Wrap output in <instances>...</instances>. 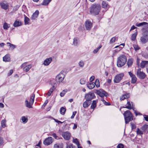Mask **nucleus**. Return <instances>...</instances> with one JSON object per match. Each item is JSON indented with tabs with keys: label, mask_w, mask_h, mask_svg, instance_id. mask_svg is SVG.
I'll return each instance as SVG.
<instances>
[{
	"label": "nucleus",
	"mask_w": 148,
	"mask_h": 148,
	"mask_svg": "<svg viewBox=\"0 0 148 148\" xmlns=\"http://www.w3.org/2000/svg\"><path fill=\"white\" fill-rule=\"evenodd\" d=\"M101 8V5L99 4L94 3L92 4L90 8V13L94 15H98L100 12Z\"/></svg>",
	"instance_id": "1"
},
{
	"label": "nucleus",
	"mask_w": 148,
	"mask_h": 148,
	"mask_svg": "<svg viewBox=\"0 0 148 148\" xmlns=\"http://www.w3.org/2000/svg\"><path fill=\"white\" fill-rule=\"evenodd\" d=\"M127 61V58L124 55H121L117 58V65L118 67L123 66Z\"/></svg>",
	"instance_id": "2"
},
{
	"label": "nucleus",
	"mask_w": 148,
	"mask_h": 148,
	"mask_svg": "<svg viewBox=\"0 0 148 148\" xmlns=\"http://www.w3.org/2000/svg\"><path fill=\"white\" fill-rule=\"evenodd\" d=\"M123 115L125 118L126 123H129L130 121L133 120L132 114L130 111L127 110L125 111Z\"/></svg>",
	"instance_id": "3"
},
{
	"label": "nucleus",
	"mask_w": 148,
	"mask_h": 148,
	"mask_svg": "<svg viewBox=\"0 0 148 148\" xmlns=\"http://www.w3.org/2000/svg\"><path fill=\"white\" fill-rule=\"evenodd\" d=\"M35 95L33 94L30 98L29 101L27 100L26 99L25 101V106L29 108H32V106L33 105L34 101Z\"/></svg>",
	"instance_id": "4"
},
{
	"label": "nucleus",
	"mask_w": 148,
	"mask_h": 148,
	"mask_svg": "<svg viewBox=\"0 0 148 148\" xmlns=\"http://www.w3.org/2000/svg\"><path fill=\"white\" fill-rule=\"evenodd\" d=\"M65 77L64 75L62 73H60L56 77V81L58 84L62 82Z\"/></svg>",
	"instance_id": "5"
},
{
	"label": "nucleus",
	"mask_w": 148,
	"mask_h": 148,
	"mask_svg": "<svg viewBox=\"0 0 148 148\" xmlns=\"http://www.w3.org/2000/svg\"><path fill=\"white\" fill-rule=\"evenodd\" d=\"M27 62H24L21 66V68L22 69L23 71L26 72H27L32 67V65H27Z\"/></svg>",
	"instance_id": "6"
},
{
	"label": "nucleus",
	"mask_w": 148,
	"mask_h": 148,
	"mask_svg": "<svg viewBox=\"0 0 148 148\" xmlns=\"http://www.w3.org/2000/svg\"><path fill=\"white\" fill-rule=\"evenodd\" d=\"M124 76L123 73H121L117 75L114 77V83H119L123 79Z\"/></svg>",
	"instance_id": "7"
},
{
	"label": "nucleus",
	"mask_w": 148,
	"mask_h": 148,
	"mask_svg": "<svg viewBox=\"0 0 148 148\" xmlns=\"http://www.w3.org/2000/svg\"><path fill=\"white\" fill-rule=\"evenodd\" d=\"M136 75L139 78L141 79H144L146 76L145 73L141 71V69L140 68L137 70Z\"/></svg>",
	"instance_id": "8"
},
{
	"label": "nucleus",
	"mask_w": 148,
	"mask_h": 148,
	"mask_svg": "<svg viewBox=\"0 0 148 148\" xmlns=\"http://www.w3.org/2000/svg\"><path fill=\"white\" fill-rule=\"evenodd\" d=\"M140 41L143 43H146L148 40V34L144 33L140 38Z\"/></svg>",
	"instance_id": "9"
},
{
	"label": "nucleus",
	"mask_w": 148,
	"mask_h": 148,
	"mask_svg": "<svg viewBox=\"0 0 148 148\" xmlns=\"http://www.w3.org/2000/svg\"><path fill=\"white\" fill-rule=\"evenodd\" d=\"M97 93L101 97H103L104 96L107 97L109 96L107 92L105 91L102 89H100V90H97Z\"/></svg>",
	"instance_id": "10"
},
{
	"label": "nucleus",
	"mask_w": 148,
	"mask_h": 148,
	"mask_svg": "<svg viewBox=\"0 0 148 148\" xmlns=\"http://www.w3.org/2000/svg\"><path fill=\"white\" fill-rule=\"evenodd\" d=\"M62 135L64 138L66 140H69L71 136V134L68 132H63Z\"/></svg>",
	"instance_id": "11"
},
{
	"label": "nucleus",
	"mask_w": 148,
	"mask_h": 148,
	"mask_svg": "<svg viewBox=\"0 0 148 148\" xmlns=\"http://www.w3.org/2000/svg\"><path fill=\"white\" fill-rule=\"evenodd\" d=\"M53 141L52 138L51 137H49L44 140L43 143L45 145L48 146L51 144Z\"/></svg>",
	"instance_id": "12"
},
{
	"label": "nucleus",
	"mask_w": 148,
	"mask_h": 148,
	"mask_svg": "<svg viewBox=\"0 0 148 148\" xmlns=\"http://www.w3.org/2000/svg\"><path fill=\"white\" fill-rule=\"evenodd\" d=\"M95 95L94 93L90 92L86 95L85 98L86 100L91 101V100L93 99Z\"/></svg>",
	"instance_id": "13"
},
{
	"label": "nucleus",
	"mask_w": 148,
	"mask_h": 148,
	"mask_svg": "<svg viewBox=\"0 0 148 148\" xmlns=\"http://www.w3.org/2000/svg\"><path fill=\"white\" fill-rule=\"evenodd\" d=\"M0 5L1 8L5 10H7L9 7L8 3L4 1L1 2L0 3Z\"/></svg>",
	"instance_id": "14"
},
{
	"label": "nucleus",
	"mask_w": 148,
	"mask_h": 148,
	"mask_svg": "<svg viewBox=\"0 0 148 148\" xmlns=\"http://www.w3.org/2000/svg\"><path fill=\"white\" fill-rule=\"evenodd\" d=\"M140 67L142 68L146 67L147 73H148V61H143L140 63Z\"/></svg>",
	"instance_id": "15"
},
{
	"label": "nucleus",
	"mask_w": 148,
	"mask_h": 148,
	"mask_svg": "<svg viewBox=\"0 0 148 148\" xmlns=\"http://www.w3.org/2000/svg\"><path fill=\"white\" fill-rule=\"evenodd\" d=\"M128 74L131 77V83L132 84L135 83L137 81V78L135 75L131 72H129Z\"/></svg>",
	"instance_id": "16"
},
{
	"label": "nucleus",
	"mask_w": 148,
	"mask_h": 148,
	"mask_svg": "<svg viewBox=\"0 0 148 148\" xmlns=\"http://www.w3.org/2000/svg\"><path fill=\"white\" fill-rule=\"evenodd\" d=\"M127 105L125 107H123V108H125L129 110L133 109L134 106L132 102H131L130 101H127Z\"/></svg>",
	"instance_id": "17"
},
{
	"label": "nucleus",
	"mask_w": 148,
	"mask_h": 148,
	"mask_svg": "<svg viewBox=\"0 0 148 148\" xmlns=\"http://www.w3.org/2000/svg\"><path fill=\"white\" fill-rule=\"evenodd\" d=\"M92 23L89 20H87L85 23V27L86 29L89 30L92 27Z\"/></svg>",
	"instance_id": "18"
},
{
	"label": "nucleus",
	"mask_w": 148,
	"mask_h": 148,
	"mask_svg": "<svg viewBox=\"0 0 148 148\" xmlns=\"http://www.w3.org/2000/svg\"><path fill=\"white\" fill-rule=\"evenodd\" d=\"M39 14V11L36 10L32 15L31 17V19L32 20H35L36 18L38 16Z\"/></svg>",
	"instance_id": "19"
},
{
	"label": "nucleus",
	"mask_w": 148,
	"mask_h": 148,
	"mask_svg": "<svg viewBox=\"0 0 148 148\" xmlns=\"http://www.w3.org/2000/svg\"><path fill=\"white\" fill-rule=\"evenodd\" d=\"M52 61V58H47L44 61L43 64L45 66H47L49 65Z\"/></svg>",
	"instance_id": "20"
},
{
	"label": "nucleus",
	"mask_w": 148,
	"mask_h": 148,
	"mask_svg": "<svg viewBox=\"0 0 148 148\" xmlns=\"http://www.w3.org/2000/svg\"><path fill=\"white\" fill-rule=\"evenodd\" d=\"M101 6L103 8L107 9V10L109 8V5L108 4V2L106 1H103L102 2Z\"/></svg>",
	"instance_id": "21"
},
{
	"label": "nucleus",
	"mask_w": 148,
	"mask_h": 148,
	"mask_svg": "<svg viewBox=\"0 0 148 148\" xmlns=\"http://www.w3.org/2000/svg\"><path fill=\"white\" fill-rule=\"evenodd\" d=\"M22 23L21 21L18 20H16L14 22L13 25L15 27L20 26L22 25Z\"/></svg>",
	"instance_id": "22"
},
{
	"label": "nucleus",
	"mask_w": 148,
	"mask_h": 148,
	"mask_svg": "<svg viewBox=\"0 0 148 148\" xmlns=\"http://www.w3.org/2000/svg\"><path fill=\"white\" fill-rule=\"evenodd\" d=\"M3 60L4 62H8L10 60V58L9 54H7L3 57Z\"/></svg>",
	"instance_id": "23"
},
{
	"label": "nucleus",
	"mask_w": 148,
	"mask_h": 148,
	"mask_svg": "<svg viewBox=\"0 0 148 148\" xmlns=\"http://www.w3.org/2000/svg\"><path fill=\"white\" fill-rule=\"evenodd\" d=\"M91 101L86 100L83 103V106L84 108L87 107L91 103Z\"/></svg>",
	"instance_id": "24"
},
{
	"label": "nucleus",
	"mask_w": 148,
	"mask_h": 148,
	"mask_svg": "<svg viewBox=\"0 0 148 148\" xmlns=\"http://www.w3.org/2000/svg\"><path fill=\"white\" fill-rule=\"evenodd\" d=\"M130 97V95L129 93L126 94L125 95H122L120 97V100L122 101L126 99L129 98Z\"/></svg>",
	"instance_id": "25"
},
{
	"label": "nucleus",
	"mask_w": 148,
	"mask_h": 148,
	"mask_svg": "<svg viewBox=\"0 0 148 148\" xmlns=\"http://www.w3.org/2000/svg\"><path fill=\"white\" fill-rule=\"evenodd\" d=\"M95 84H94V82H91L87 84V86L90 89L93 88L95 87Z\"/></svg>",
	"instance_id": "26"
},
{
	"label": "nucleus",
	"mask_w": 148,
	"mask_h": 148,
	"mask_svg": "<svg viewBox=\"0 0 148 148\" xmlns=\"http://www.w3.org/2000/svg\"><path fill=\"white\" fill-rule=\"evenodd\" d=\"M79 38L77 37L74 38L73 39V45L75 46H77L78 44Z\"/></svg>",
	"instance_id": "27"
},
{
	"label": "nucleus",
	"mask_w": 148,
	"mask_h": 148,
	"mask_svg": "<svg viewBox=\"0 0 148 148\" xmlns=\"http://www.w3.org/2000/svg\"><path fill=\"white\" fill-rule=\"evenodd\" d=\"M147 22H143L141 23H137L135 25L136 26L138 27H140V26H143L144 27H145L144 26L146 25L147 26Z\"/></svg>",
	"instance_id": "28"
},
{
	"label": "nucleus",
	"mask_w": 148,
	"mask_h": 148,
	"mask_svg": "<svg viewBox=\"0 0 148 148\" xmlns=\"http://www.w3.org/2000/svg\"><path fill=\"white\" fill-rule=\"evenodd\" d=\"M20 120L23 123H25L27 122L28 119L25 116H22L21 117Z\"/></svg>",
	"instance_id": "29"
},
{
	"label": "nucleus",
	"mask_w": 148,
	"mask_h": 148,
	"mask_svg": "<svg viewBox=\"0 0 148 148\" xmlns=\"http://www.w3.org/2000/svg\"><path fill=\"white\" fill-rule=\"evenodd\" d=\"M6 120L5 119L2 120L1 121V126L3 128H5L6 127Z\"/></svg>",
	"instance_id": "30"
},
{
	"label": "nucleus",
	"mask_w": 148,
	"mask_h": 148,
	"mask_svg": "<svg viewBox=\"0 0 148 148\" xmlns=\"http://www.w3.org/2000/svg\"><path fill=\"white\" fill-rule=\"evenodd\" d=\"M49 84L51 85H53L52 88L55 89L56 88V84L54 79H52L50 80Z\"/></svg>",
	"instance_id": "31"
},
{
	"label": "nucleus",
	"mask_w": 148,
	"mask_h": 148,
	"mask_svg": "<svg viewBox=\"0 0 148 148\" xmlns=\"http://www.w3.org/2000/svg\"><path fill=\"white\" fill-rule=\"evenodd\" d=\"M51 0H44L42 3V5H47L51 1Z\"/></svg>",
	"instance_id": "32"
},
{
	"label": "nucleus",
	"mask_w": 148,
	"mask_h": 148,
	"mask_svg": "<svg viewBox=\"0 0 148 148\" xmlns=\"http://www.w3.org/2000/svg\"><path fill=\"white\" fill-rule=\"evenodd\" d=\"M137 30H136V32H135L134 34H133L132 36L131 37V39L132 41L135 40L136 38V36L137 35Z\"/></svg>",
	"instance_id": "33"
},
{
	"label": "nucleus",
	"mask_w": 148,
	"mask_h": 148,
	"mask_svg": "<svg viewBox=\"0 0 148 148\" xmlns=\"http://www.w3.org/2000/svg\"><path fill=\"white\" fill-rule=\"evenodd\" d=\"M97 103V102L96 101H93L91 106V108L93 109H94L96 106Z\"/></svg>",
	"instance_id": "34"
},
{
	"label": "nucleus",
	"mask_w": 148,
	"mask_h": 148,
	"mask_svg": "<svg viewBox=\"0 0 148 148\" xmlns=\"http://www.w3.org/2000/svg\"><path fill=\"white\" fill-rule=\"evenodd\" d=\"M30 21L29 19L27 16H25L24 19V22L25 25L29 24Z\"/></svg>",
	"instance_id": "35"
},
{
	"label": "nucleus",
	"mask_w": 148,
	"mask_h": 148,
	"mask_svg": "<svg viewBox=\"0 0 148 148\" xmlns=\"http://www.w3.org/2000/svg\"><path fill=\"white\" fill-rule=\"evenodd\" d=\"M63 145L62 144H55L54 145V148H62Z\"/></svg>",
	"instance_id": "36"
},
{
	"label": "nucleus",
	"mask_w": 148,
	"mask_h": 148,
	"mask_svg": "<svg viewBox=\"0 0 148 148\" xmlns=\"http://www.w3.org/2000/svg\"><path fill=\"white\" fill-rule=\"evenodd\" d=\"M3 28L5 30H7L10 27V25L6 23H5L3 25Z\"/></svg>",
	"instance_id": "37"
},
{
	"label": "nucleus",
	"mask_w": 148,
	"mask_h": 148,
	"mask_svg": "<svg viewBox=\"0 0 148 148\" xmlns=\"http://www.w3.org/2000/svg\"><path fill=\"white\" fill-rule=\"evenodd\" d=\"M133 60L132 59H129L127 61V65L128 67L131 66L132 64Z\"/></svg>",
	"instance_id": "38"
},
{
	"label": "nucleus",
	"mask_w": 148,
	"mask_h": 148,
	"mask_svg": "<svg viewBox=\"0 0 148 148\" xmlns=\"http://www.w3.org/2000/svg\"><path fill=\"white\" fill-rule=\"evenodd\" d=\"M66 111V109L64 107H61L60 110V112L62 114H64Z\"/></svg>",
	"instance_id": "39"
},
{
	"label": "nucleus",
	"mask_w": 148,
	"mask_h": 148,
	"mask_svg": "<svg viewBox=\"0 0 148 148\" xmlns=\"http://www.w3.org/2000/svg\"><path fill=\"white\" fill-rule=\"evenodd\" d=\"M54 88H50L48 92L47 93V95L48 96H49L51 95V94L54 90Z\"/></svg>",
	"instance_id": "40"
},
{
	"label": "nucleus",
	"mask_w": 148,
	"mask_h": 148,
	"mask_svg": "<svg viewBox=\"0 0 148 148\" xmlns=\"http://www.w3.org/2000/svg\"><path fill=\"white\" fill-rule=\"evenodd\" d=\"M78 64L80 67L83 68L84 66V62L83 61L81 60L78 63Z\"/></svg>",
	"instance_id": "41"
},
{
	"label": "nucleus",
	"mask_w": 148,
	"mask_h": 148,
	"mask_svg": "<svg viewBox=\"0 0 148 148\" xmlns=\"http://www.w3.org/2000/svg\"><path fill=\"white\" fill-rule=\"evenodd\" d=\"M7 44L8 45V46L12 49H13L16 47V46L15 45L12 44L10 42H7Z\"/></svg>",
	"instance_id": "42"
},
{
	"label": "nucleus",
	"mask_w": 148,
	"mask_h": 148,
	"mask_svg": "<svg viewBox=\"0 0 148 148\" xmlns=\"http://www.w3.org/2000/svg\"><path fill=\"white\" fill-rule=\"evenodd\" d=\"M102 46L101 45L99 46L97 48L95 49L93 51V53L94 54H96L97 53L101 47Z\"/></svg>",
	"instance_id": "43"
},
{
	"label": "nucleus",
	"mask_w": 148,
	"mask_h": 148,
	"mask_svg": "<svg viewBox=\"0 0 148 148\" xmlns=\"http://www.w3.org/2000/svg\"><path fill=\"white\" fill-rule=\"evenodd\" d=\"M94 84H95V85L98 88L100 87L99 82L98 79H96L95 80V82L94 83Z\"/></svg>",
	"instance_id": "44"
},
{
	"label": "nucleus",
	"mask_w": 148,
	"mask_h": 148,
	"mask_svg": "<svg viewBox=\"0 0 148 148\" xmlns=\"http://www.w3.org/2000/svg\"><path fill=\"white\" fill-rule=\"evenodd\" d=\"M148 127V125H143L141 127V130H142V131L144 132H145L147 128Z\"/></svg>",
	"instance_id": "45"
},
{
	"label": "nucleus",
	"mask_w": 148,
	"mask_h": 148,
	"mask_svg": "<svg viewBox=\"0 0 148 148\" xmlns=\"http://www.w3.org/2000/svg\"><path fill=\"white\" fill-rule=\"evenodd\" d=\"M66 148H75V147L72 144H67Z\"/></svg>",
	"instance_id": "46"
},
{
	"label": "nucleus",
	"mask_w": 148,
	"mask_h": 148,
	"mask_svg": "<svg viewBox=\"0 0 148 148\" xmlns=\"http://www.w3.org/2000/svg\"><path fill=\"white\" fill-rule=\"evenodd\" d=\"M143 132L142 131V130H140V129L139 128H137V134L138 135H141L143 134Z\"/></svg>",
	"instance_id": "47"
},
{
	"label": "nucleus",
	"mask_w": 148,
	"mask_h": 148,
	"mask_svg": "<svg viewBox=\"0 0 148 148\" xmlns=\"http://www.w3.org/2000/svg\"><path fill=\"white\" fill-rule=\"evenodd\" d=\"M116 40V38L115 37H112L110 40V44L113 43L115 42Z\"/></svg>",
	"instance_id": "48"
},
{
	"label": "nucleus",
	"mask_w": 148,
	"mask_h": 148,
	"mask_svg": "<svg viewBox=\"0 0 148 148\" xmlns=\"http://www.w3.org/2000/svg\"><path fill=\"white\" fill-rule=\"evenodd\" d=\"M73 143H75L77 145H80L79 142L78 141L77 139V138L73 139Z\"/></svg>",
	"instance_id": "49"
},
{
	"label": "nucleus",
	"mask_w": 148,
	"mask_h": 148,
	"mask_svg": "<svg viewBox=\"0 0 148 148\" xmlns=\"http://www.w3.org/2000/svg\"><path fill=\"white\" fill-rule=\"evenodd\" d=\"M66 91L64 90H63L60 94V95L61 97H62L64 96L65 93H66Z\"/></svg>",
	"instance_id": "50"
},
{
	"label": "nucleus",
	"mask_w": 148,
	"mask_h": 148,
	"mask_svg": "<svg viewBox=\"0 0 148 148\" xmlns=\"http://www.w3.org/2000/svg\"><path fill=\"white\" fill-rule=\"evenodd\" d=\"M131 125L132 129H135L136 127V125L133 123H131Z\"/></svg>",
	"instance_id": "51"
},
{
	"label": "nucleus",
	"mask_w": 148,
	"mask_h": 148,
	"mask_svg": "<svg viewBox=\"0 0 148 148\" xmlns=\"http://www.w3.org/2000/svg\"><path fill=\"white\" fill-rule=\"evenodd\" d=\"M117 148H123L124 145L121 143L119 144L117 146Z\"/></svg>",
	"instance_id": "52"
},
{
	"label": "nucleus",
	"mask_w": 148,
	"mask_h": 148,
	"mask_svg": "<svg viewBox=\"0 0 148 148\" xmlns=\"http://www.w3.org/2000/svg\"><path fill=\"white\" fill-rule=\"evenodd\" d=\"M101 100L103 101V103L106 105H110V103L106 102L103 99H102Z\"/></svg>",
	"instance_id": "53"
},
{
	"label": "nucleus",
	"mask_w": 148,
	"mask_h": 148,
	"mask_svg": "<svg viewBox=\"0 0 148 148\" xmlns=\"http://www.w3.org/2000/svg\"><path fill=\"white\" fill-rule=\"evenodd\" d=\"M86 83V81L83 79H81L80 80V83L82 84H84Z\"/></svg>",
	"instance_id": "54"
},
{
	"label": "nucleus",
	"mask_w": 148,
	"mask_h": 148,
	"mask_svg": "<svg viewBox=\"0 0 148 148\" xmlns=\"http://www.w3.org/2000/svg\"><path fill=\"white\" fill-rule=\"evenodd\" d=\"M52 136L56 139H58V137L56 135L55 133H53L52 134Z\"/></svg>",
	"instance_id": "55"
},
{
	"label": "nucleus",
	"mask_w": 148,
	"mask_h": 148,
	"mask_svg": "<svg viewBox=\"0 0 148 148\" xmlns=\"http://www.w3.org/2000/svg\"><path fill=\"white\" fill-rule=\"evenodd\" d=\"M77 113L76 111H75L73 112L72 116L71 117V119H73L74 118V116Z\"/></svg>",
	"instance_id": "56"
},
{
	"label": "nucleus",
	"mask_w": 148,
	"mask_h": 148,
	"mask_svg": "<svg viewBox=\"0 0 148 148\" xmlns=\"http://www.w3.org/2000/svg\"><path fill=\"white\" fill-rule=\"evenodd\" d=\"M3 143V138L0 137V145H2Z\"/></svg>",
	"instance_id": "57"
},
{
	"label": "nucleus",
	"mask_w": 148,
	"mask_h": 148,
	"mask_svg": "<svg viewBox=\"0 0 148 148\" xmlns=\"http://www.w3.org/2000/svg\"><path fill=\"white\" fill-rule=\"evenodd\" d=\"M95 79V77L94 76H92L90 79V81L91 82H92Z\"/></svg>",
	"instance_id": "58"
},
{
	"label": "nucleus",
	"mask_w": 148,
	"mask_h": 148,
	"mask_svg": "<svg viewBox=\"0 0 148 148\" xmlns=\"http://www.w3.org/2000/svg\"><path fill=\"white\" fill-rule=\"evenodd\" d=\"M13 70H11L10 71L9 73L8 74V76H10L13 73Z\"/></svg>",
	"instance_id": "59"
},
{
	"label": "nucleus",
	"mask_w": 148,
	"mask_h": 148,
	"mask_svg": "<svg viewBox=\"0 0 148 148\" xmlns=\"http://www.w3.org/2000/svg\"><path fill=\"white\" fill-rule=\"evenodd\" d=\"M134 113L136 116L138 115H140L142 114L139 112H138L135 110L134 111Z\"/></svg>",
	"instance_id": "60"
},
{
	"label": "nucleus",
	"mask_w": 148,
	"mask_h": 148,
	"mask_svg": "<svg viewBox=\"0 0 148 148\" xmlns=\"http://www.w3.org/2000/svg\"><path fill=\"white\" fill-rule=\"evenodd\" d=\"M125 45V44L124 43H122V44H121L119 46H122V47H119V49H120V50H121L124 47Z\"/></svg>",
	"instance_id": "61"
},
{
	"label": "nucleus",
	"mask_w": 148,
	"mask_h": 148,
	"mask_svg": "<svg viewBox=\"0 0 148 148\" xmlns=\"http://www.w3.org/2000/svg\"><path fill=\"white\" fill-rule=\"evenodd\" d=\"M136 28H137V27H135L134 25H133L131 27V29L130 30V31H131L132 30L134 29H135Z\"/></svg>",
	"instance_id": "62"
},
{
	"label": "nucleus",
	"mask_w": 148,
	"mask_h": 148,
	"mask_svg": "<svg viewBox=\"0 0 148 148\" xmlns=\"http://www.w3.org/2000/svg\"><path fill=\"white\" fill-rule=\"evenodd\" d=\"M144 117L145 120L147 121H148V116L146 115H144Z\"/></svg>",
	"instance_id": "63"
},
{
	"label": "nucleus",
	"mask_w": 148,
	"mask_h": 148,
	"mask_svg": "<svg viewBox=\"0 0 148 148\" xmlns=\"http://www.w3.org/2000/svg\"><path fill=\"white\" fill-rule=\"evenodd\" d=\"M134 47V48L136 50H138L139 49V48L138 47V46H137L136 45H135Z\"/></svg>",
	"instance_id": "64"
}]
</instances>
